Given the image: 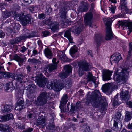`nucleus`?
Listing matches in <instances>:
<instances>
[{"mask_svg": "<svg viewBox=\"0 0 132 132\" xmlns=\"http://www.w3.org/2000/svg\"><path fill=\"white\" fill-rule=\"evenodd\" d=\"M101 94L99 91L95 90L90 95H88L86 100V103L89 104L90 102L93 107H98L101 104H104L103 102H102V100L101 98Z\"/></svg>", "mask_w": 132, "mask_h": 132, "instance_id": "1", "label": "nucleus"}, {"mask_svg": "<svg viewBox=\"0 0 132 132\" xmlns=\"http://www.w3.org/2000/svg\"><path fill=\"white\" fill-rule=\"evenodd\" d=\"M52 94L45 91L42 92L37 98L35 102L36 104L38 106H42L46 104L48 100L51 99Z\"/></svg>", "mask_w": 132, "mask_h": 132, "instance_id": "2", "label": "nucleus"}, {"mask_svg": "<svg viewBox=\"0 0 132 132\" xmlns=\"http://www.w3.org/2000/svg\"><path fill=\"white\" fill-rule=\"evenodd\" d=\"M104 21L106 26V34L105 39L107 40H111L115 36L112 33L111 29V26L112 22V20L110 18H105Z\"/></svg>", "mask_w": 132, "mask_h": 132, "instance_id": "3", "label": "nucleus"}, {"mask_svg": "<svg viewBox=\"0 0 132 132\" xmlns=\"http://www.w3.org/2000/svg\"><path fill=\"white\" fill-rule=\"evenodd\" d=\"M14 15V18L15 19L18 21H20L22 22V24L24 26L26 25L27 24L31 23V17L30 15L28 14L24 15L22 14L16 13V12Z\"/></svg>", "mask_w": 132, "mask_h": 132, "instance_id": "4", "label": "nucleus"}, {"mask_svg": "<svg viewBox=\"0 0 132 132\" xmlns=\"http://www.w3.org/2000/svg\"><path fill=\"white\" fill-rule=\"evenodd\" d=\"M78 64L79 67V74L80 75L81 74V76L84 71H89L91 67V64L88 63L85 60H80L78 63Z\"/></svg>", "mask_w": 132, "mask_h": 132, "instance_id": "5", "label": "nucleus"}, {"mask_svg": "<svg viewBox=\"0 0 132 132\" xmlns=\"http://www.w3.org/2000/svg\"><path fill=\"white\" fill-rule=\"evenodd\" d=\"M114 120L113 124V126L112 129L116 131H119L120 130L119 127H121L122 124L121 120L122 119L121 113L120 112H117L115 115L114 117Z\"/></svg>", "mask_w": 132, "mask_h": 132, "instance_id": "6", "label": "nucleus"}, {"mask_svg": "<svg viewBox=\"0 0 132 132\" xmlns=\"http://www.w3.org/2000/svg\"><path fill=\"white\" fill-rule=\"evenodd\" d=\"M118 22L119 27L121 26L123 29L126 30L127 28L129 29V33L128 34L129 35L132 31V22L128 20L124 21H119Z\"/></svg>", "mask_w": 132, "mask_h": 132, "instance_id": "7", "label": "nucleus"}, {"mask_svg": "<svg viewBox=\"0 0 132 132\" xmlns=\"http://www.w3.org/2000/svg\"><path fill=\"white\" fill-rule=\"evenodd\" d=\"M81 20L79 21V22H77L76 23V25L71 27L70 28V30L75 34L80 33L82 30V25L81 23Z\"/></svg>", "mask_w": 132, "mask_h": 132, "instance_id": "8", "label": "nucleus"}, {"mask_svg": "<svg viewBox=\"0 0 132 132\" xmlns=\"http://www.w3.org/2000/svg\"><path fill=\"white\" fill-rule=\"evenodd\" d=\"M93 14L91 12H88L85 14L84 22L85 26L88 25L93 27Z\"/></svg>", "mask_w": 132, "mask_h": 132, "instance_id": "9", "label": "nucleus"}, {"mask_svg": "<svg viewBox=\"0 0 132 132\" xmlns=\"http://www.w3.org/2000/svg\"><path fill=\"white\" fill-rule=\"evenodd\" d=\"M52 18L50 17L47 19H46L45 20V23L47 25L50 26L51 27V30L52 31L54 32H57L58 30L57 22H52Z\"/></svg>", "mask_w": 132, "mask_h": 132, "instance_id": "10", "label": "nucleus"}, {"mask_svg": "<svg viewBox=\"0 0 132 132\" xmlns=\"http://www.w3.org/2000/svg\"><path fill=\"white\" fill-rule=\"evenodd\" d=\"M63 8H62L60 9V12L59 14H61V19L62 21H60L59 23H60L61 24H63L64 22H65V14L66 12L68 10V6L67 4H63Z\"/></svg>", "mask_w": 132, "mask_h": 132, "instance_id": "11", "label": "nucleus"}, {"mask_svg": "<svg viewBox=\"0 0 132 132\" xmlns=\"http://www.w3.org/2000/svg\"><path fill=\"white\" fill-rule=\"evenodd\" d=\"M64 69L65 71L59 74L60 77L62 79L66 78L69 75L71 72L72 67L71 65H68L65 66Z\"/></svg>", "mask_w": 132, "mask_h": 132, "instance_id": "12", "label": "nucleus"}, {"mask_svg": "<svg viewBox=\"0 0 132 132\" xmlns=\"http://www.w3.org/2000/svg\"><path fill=\"white\" fill-rule=\"evenodd\" d=\"M35 78V80L39 86L43 87L45 86L48 80L47 78H44L42 74H40L39 76H36Z\"/></svg>", "mask_w": 132, "mask_h": 132, "instance_id": "13", "label": "nucleus"}, {"mask_svg": "<svg viewBox=\"0 0 132 132\" xmlns=\"http://www.w3.org/2000/svg\"><path fill=\"white\" fill-rule=\"evenodd\" d=\"M68 100L67 94H64L61 98V100L60 102V105L59 106L61 112L62 113L65 111V109H64V105L67 103Z\"/></svg>", "mask_w": 132, "mask_h": 132, "instance_id": "14", "label": "nucleus"}, {"mask_svg": "<svg viewBox=\"0 0 132 132\" xmlns=\"http://www.w3.org/2000/svg\"><path fill=\"white\" fill-rule=\"evenodd\" d=\"M114 76V79L118 82L124 80L126 78L125 73L123 72H121L119 73H115Z\"/></svg>", "mask_w": 132, "mask_h": 132, "instance_id": "15", "label": "nucleus"}, {"mask_svg": "<svg viewBox=\"0 0 132 132\" xmlns=\"http://www.w3.org/2000/svg\"><path fill=\"white\" fill-rule=\"evenodd\" d=\"M110 58L111 63L112 65V61L113 62L117 63L121 59L122 57L120 53H116L113 54L112 56H111L110 57Z\"/></svg>", "mask_w": 132, "mask_h": 132, "instance_id": "16", "label": "nucleus"}, {"mask_svg": "<svg viewBox=\"0 0 132 132\" xmlns=\"http://www.w3.org/2000/svg\"><path fill=\"white\" fill-rule=\"evenodd\" d=\"M102 78L103 81L108 80L111 79L112 72L109 70H105L102 71Z\"/></svg>", "mask_w": 132, "mask_h": 132, "instance_id": "17", "label": "nucleus"}, {"mask_svg": "<svg viewBox=\"0 0 132 132\" xmlns=\"http://www.w3.org/2000/svg\"><path fill=\"white\" fill-rule=\"evenodd\" d=\"M58 82L57 80H53L50 83L49 82L47 85V87L49 89H53L54 91H58Z\"/></svg>", "mask_w": 132, "mask_h": 132, "instance_id": "18", "label": "nucleus"}, {"mask_svg": "<svg viewBox=\"0 0 132 132\" xmlns=\"http://www.w3.org/2000/svg\"><path fill=\"white\" fill-rule=\"evenodd\" d=\"M53 64H50L48 66L49 71L51 72L56 69L58 64V61L55 58L53 59L52 60Z\"/></svg>", "mask_w": 132, "mask_h": 132, "instance_id": "19", "label": "nucleus"}, {"mask_svg": "<svg viewBox=\"0 0 132 132\" xmlns=\"http://www.w3.org/2000/svg\"><path fill=\"white\" fill-rule=\"evenodd\" d=\"M94 43L98 47L101 44V42L103 39L102 35L100 34H95V35Z\"/></svg>", "mask_w": 132, "mask_h": 132, "instance_id": "20", "label": "nucleus"}, {"mask_svg": "<svg viewBox=\"0 0 132 132\" xmlns=\"http://www.w3.org/2000/svg\"><path fill=\"white\" fill-rule=\"evenodd\" d=\"M58 54H59L58 59H60L63 62H68L70 61L69 59L65 57L64 51H60L58 50Z\"/></svg>", "mask_w": 132, "mask_h": 132, "instance_id": "21", "label": "nucleus"}, {"mask_svg": "<svg viewBox=\"0 0 132 132\" xmlns=\"http://www.w3.org/2000/svg\"><path fill=\"white\" fill-rule=\"evenodd\" d=\"M23 99L19 98L17 102V105L15 107V109L19 111L23 109L24 108L23 104Z\"/></svg>", "mask_w": 132, "mask_h": 132, "instance_id": "22", "label": "nucleus"}, {"mask_svg": "<svg viewBox=\"0 0 132 132\" xmlns=\"http://www.w3.org/2000/svg\"><path fill=\"white\" fill-rule=\"evenodd\" d=\"M45 120L44 118H39L36 122V125L40 128H43L45 125Z\"/></svg>", "mask_w": 132, "mask_h": 132, "instance_id": "23", "label": "nucleus"}, {"mask_svg": "<svg viewBox=\"0 0 132 132\" xmlns=\"http://www.w3.org/2000/svg\"><path fill=\"white\" fill-rule=\"evenodd\" d=\"M14 11H4L2 14V16L4 18V19H5L11 15H14L15 13Z\"/></svg>", "mask_w": 132, "mask_h": 132, "instance_id": "24", "label": "nucleus"}, {"mask_svg": "<svg viewBox=\"0 0 132 132\" xmlns=\"http://www.w3.org/2000/svg\"><path fill=\"white\" fill-rule=\"evenodd\" d=\"M71 30H70L69 28L64 33V36L68 39L70 43H72L73 42V39L71 35Z\"/></svg>", "mask_w": 132, "mask_h": 132, "instance_id": "25", "label": "nucleus"}, {"mask_svg": "<svg viewBox=\"0 0 132 132\" xmlns=\"http://www.w3.org/2000/svg\"><path fill=\"white\" fill-rule=\"evenodd\" d=\"M13 58L14 60L17 61L20 65L23 64V62L24 60V58H21L17 54H15L13 56Z\"/></svg>", "mask_w": 132, "mask_h": 132, "instance_id": "26", "label": "nucleus"}, {"mask_svg": "<svg viewBox=\"0 0 132 132\" xmlns=\"http://www.w3.org/2000/svg\"><path fill=\"white\" fill-rule=\"evenodd\" d=\"M87 78L88 81L90 82L91 83L92 82L93 83L94 85H95V86L97 85V84L95 83L96 81V78L95 77L93 76L92 74L90 73H88L87 75Z\"/></svg>", "mask_w": 132, "mask_h": 132, "instance_id": "27", "label": "nucleus"}, {"mask_svg": "<svg viewBox=\"0 0 132 132\" xmlns=\"http://www.w3.org/2000/svg\"><path fill=\"white\" fill-rule=\"evenodd\" d=\"M128 91L125 90L124 91H122L120 93V97L122 100H126L129 99L128 97Z\"/></svg>", "mask_w": 132, "mask_h": 132, "instance_id": "28", "label": "nucleus"}, {"mask_svg": "<svg viewBox=\"0 0 132 132\" xmlns=\"http://www.w3.org/2000/svg\"><path fill=\"white\" fill-rule=\"evenodd\" d=\"M127 3L126 0H120V5L119 7L121 10L123 11L126 9Z\"/></svg>", "mask_w": 132, "mask_h": 132, "instance_id": "29", "label": "nucleus"}, {"mask_svg": "<svg viewBox=\"0 0 132 132\" xmlns=\"http://www.w3.org/2000/svg\"><path fill=\"white\" fill-rule=\"evenodd\" d=\"M12 109V107L10 105L7 104L5 105L2 109L3 112H10Z\"/></svg>", "mask_w": 132, "mask_h": 132, "instance_id": "30", "label": "nucleus"}, {"mask_svg": "<svg viewBox=\"0 0 132 132\" xmlns=\"http://www.w3.org/2000/svg\"><path fill=\"white\" fill-rule=\"evenodd\" d=\"M132 118V113L128 111H126L125 120L127 122L130 121Z\"/></svg>", "mask_w": 132, "mask_h": 132, "instance_id": "31", "label": "nucleus"}, {"mask_svg": "<svg viewBox=\"0 0 132 132\" xmlns=\"http://www.w3.org/2000/svg\"><path fill=\"white\" fill-rule=\"evenodd\" d=\"M14 77L13 78V79H14L15 80L18 82H20V83L22 82V80L23 77V76L20 75L14 74L13 76Z\"/></svg>", "mask_w": 132, "mask_h": 132, "instance_id": "32", "label": "nucleus"}, {"mask_svg": "<svg viewBox=\"0 0 132 132\" xmlns=\"http://www.w3.org/2000/svg\"><path fill=\"white\" fill-rule=\"evenodd\" d=\"M8 129L9 127L7 125H4L2 124H0V131L3 132H7Z\"/></svg>", "mask_w": 132, "mask_h": 132, "instance_id": "33", "label": "nucleus"}, {"mask_svg": "<svg viewBox=\"0 0 132 132\" xmlns=\"http://www.w3.org/2000/svg\"><path fill=\"white\" fill-rule=\"evenodd\" d=\"M44 53L46 56L48 58L50 59L52 56L51 51L48 49H45Z\"/></svg>", "mask_w": 132, "mask_h": 132, "instance_id": "34", "label": "nucleus"}, {"mask_svg": "<svg viewBox=\"0 0 132 132\" xmlns=\"http://www.w3.org/2000/svg\"><path fill=\"white\" fill-rule=\"evenodd\" d=\"M65 86L68 88L72 86V81L70 78L66 79L65 80Z\"/></svg>", "mask_w": 132, "mask_h": 132, "instance_id": "35", "label": "nucleus"}, {"mask_svg": "<svg viewBox=\"0 0 132 132\" xmlns=\"http://www.w3.org/2000/svg\"><path fill=\"white\" fill-rule=\"evenodd\" d=\"M118 96L117 95L114 97V101L113 102V105L115 107L121 104V103L120 102H118V99L117 98Z\"/></svg>", "mask_w": 132, "mask_h": 132, "instance_id": "36", "label": "nucleus"}, {"mask_svg": "<svg viewBox=\"0 0 132 132\" xmlns=\"http://www.w3.org/2000/svg\"><path fill=\"white\" fill-rule=\"evenodd\" d=\"M36 87V86L34 84H30L28 85L26 87L27 91H28L29 92H31L32 90V89L35 88Z\"/></svg>", "mask_w": 132, "mask_h": 132, "instance_id": "37", "label": "nucleus"}, {"mask_svg": "<svg viewBox=\"0 0 132 132\" xmlns=\"http://www.w3.org/2000/svg\"><path fill=\"white\" fill-rule=\"evenodd\" d=\"M81 2V4L83 5V7L84 8L83 11H84L87 10L89 7V4L88 3L83 1H82Z\"/></svg>", "mask_w": 132, "mask_h": 132, "instance_id": "38", "label": "nucleus"}, {"mask_svg": "<svg viewBox=\"0 0 132 132\" xmlns=\"http://www.w3.org/2000/svg\"><path fill=\"white\" fill-rule=\"evenodd\" d=\"M64 81H61L58 84V91H60L64 87Z\"/></svg>", "mask_w": 132, "mask_h": 132, "instance_id": "39", "label": "nucleus"}, {"mask_svg": "<svg viewBox=\"0 0 132 132\" xmlns=\"http://www.w3.org/2000/svg\"><path fill=\"white\" fill-rule=\"evenodd\" d=\"M82 127L83 128V130L85 132H88L89 130V128L87 123L83 124L81 125Z\"/></svg>", "mask_w": 132, "mask_h": 132, "instance_id": "40", "label": "nucleus"}, {"mask_svg": "<svg viewBox=\"0 0 132 132\" xmlns=\"http://www.w3.org/2000/svg\"><path fill=\"white\" fill-rule=\"evenodd\" d=\"M14 74L9 72H6L4 74V77L6 78H11L12 79H13V78L14 77Z\"/></svg>", "mask_w": 132, "mask_h": 132, "instance_id": "41", "label": "nucleus"}, {"mask_svg": "<svg viewBox=\"0 0 132 132\" xmlns=\"http://www.w3.org/2000/svg\"><path fill=\"white\" fill-rule=\"evenodd\" d=\"M13 85L12 82H9L6 84L5 88L6 90H8L10 88H13Z\"/></svg>", "mask_w": 132, "mask_h": 132, "instance_id": "42", "label": "nucleus"}, {"mask_svg": "<svg viewBox=\"0 0 132 132\" xmlns=\"http://www.w3.org/2000/svg\"><path fill=\"white\" fill-rule=\"evenodd\" d=\"M77 51V47L75 46L72 47L70 50V53L72 55L76 52Z\"/></svg>", "mask_w": 132, "mask_h": 132, "instance_id": "43", "label": "nucleus"}, {"mask_svg": "<svg viewBox=\"0 0 132 132\" xmlns=\"http://www.w3.org/2000/svg\"><path fill=\"white\" fill-rule=\"evenodd\" d=\"M110 87L109 84H105L103 87V90L105 92H108L110 89Z\"/></svg>", "mask_w": 132, "mask_h": 132, "instance_id": "44", "label": "nucleus"}, {"mask_svg": "<svg viewBox=\"0 0 132 132\" xmlns=\"http://www.w3.org/2000/svg\"><path fill=\"white\" fill-rule=\"evenodd\" d=\"M29 31L28 30H26V31L25 34L22 35L24 39L27 38L31 37V35L30 33H28Z\"/></svg>", "mask_w": 132, "mask_h": 132, "instance_id": "45", "label": "nucleus"}, {"mask_svg": "<svg viewBox=\"0 0 132 132\" xmlns=\"http://www.w3.org/2000/svg\"><path fill=\"white\" fill-rule=\"evenodd\" d=\"M23 94V90H20L19 91L18 93L17 94L16 96L17 98H23L22 96Z\"/></svg>", "mask_w": 132, "mask_h": 132, "instance_id": "46", "label": "nucleus"}, {"mask_svg": "<svg viewBox=\"0 0 132 132\" xmlns=\"http://www.w3.org/2000/svg\"><path fill=\"white\" fill-rule=\"evenodd\" d=\"M48 128L51 132L54 131L55 130V126L53 124L49 123L48 125Z\"/></svg>", "mask_w": 132, "mask_h": 132, "instance_id": "47", "label": "nucleus"}, {"mask_svg": "<svg viewBox=\"0 0 132 132\" xmlns=\"http://www.w3.org/2000/svg\"><path fill=\"white\" fill-rule=\"evenodd\" d=\"M129 50L128 51V55L130 56H131V53L132 51V42L129 43Z\"/></svg>", "mask_w": 132, "mask_h": 132, "instance_id": "48", "label": "nucleus"}, {"mask_svg": "<svg viewBox=\"0 0 132 132\" xmlns=\"http://www.w3.org/2000/svg\"><path fill=\"white\" fill-rule=\"evenodd\" d=\"M7 119L6 115L0 116V121L3 122L7 121Z\"/></svg>", "mask_w": 132, "mask_h": 132, "instance_id": "49", "label": "nucleus"}, {"mask_svg": "<svg viewBox=\"0 0 132 132\" xmlns=\"http://www.w3.org/2000/svg\"><path fill=\"white\" fill-rule=\"evenodd\" d=\"M45 15L44 13H41L39 14L38 15V17L39 19L40 20H43L45 18Z\"/></svg>", "mask_w": 132, "mask_h": 132, "instance_id": "50", "label": "nucleus"}, {"mask_svg": "<svg viewBox=\"0 0 132 132\" xmlns=\"http://www.w3.org/2000/svg\"><path fill=\"white\" fill-rule=\"evenodd\" d=\"M15 39L16 40L17 43L20 42L21 40L24 39V38H23L22 36H21L19 37H16Z\"/></svg>", "mask_w": 132, "mask_h": 132, "instance_id": "51", "label": "nucleus"}, {"mask_svg": "<svg viewBox=\"0 0 132 132\" xmlns=\"http://www.w3.org/2000/svg\"><path fill=\"white\" fill-rule=\"evenodd\" d=\"M6 116L7 120H9L10 119H13V115L12 113H10Z\"/></svg>", "mask_w": 132, "mask_h": 132, "instance_id": "52", "label": "nucleus"}, {"mask_svg": "<svg viewBox=\"0 0 132 132\" xmlns=\"http://www.w3.org/2000/svg\"><path fill=\"white\" fill-rule=\"evenodd\" d=\"M20 26L18 23L15 24V26L14 27V30L15 31H18L19 29Z\"/></svg>", "mask_w": 132, "mask_h": 132, "instance_id": "53", "label": "nucleus"}, {"mask_svg": "<svg viewBox=\"0 0 132 132\" xmlns=\"http://www.w3.org/2000/svg\"><path fill=\"white\" fill-rule=\"evenodd\" d=\"M102 105L103 106L101 108V110L103 112L104 111L105 112L107 110V106L105 104H102Z\"/></svg>", "mask_w": 132, "mask_h": 132, "instance_id": "54", "label": "nucleus"}, {"mask_svg": "<svg viewBox=\"0 0 132 132\" xmlns=\"http://www.w3.org/2000/svg\"><path fill=\"white\" fill-rule=\"evenodd\" d=\"M43 36L44 37H45L48 36L50 34V32L47 31H45L42 32Z\"/></svg>", "mask_w": 132, "mask_h": 132, "instance_id": "55", "label": "nucleus"}, {"mask_svg": "<svg viewBox=\"0 0 132 132\" xmlns=\"http://www.w3.org/2000/svg\"><path fill=\"white\" fill-rule=\"evenodd\" d=\"M77 106L76 107L74 106H71V109H70L71 111L73 113H74L76 111L75 108H77Z\"/></svg>", "mask_w": 132, "mask_h": 132, "instance_id": "56", "label": "nucleus"}, {"mask_svg": "<svg viewBox=\"0 0 132 132\" xmlns=\"http://www.w3.org/2000/svg\"><path fill=\"white\" fill-rule=\"evenodd\" d=\"M95 4L94 3H93L90 4V11L91 12H93L94 9L95 7Z\"/></svg>", "mask_w": 132, "mask_h": 132, "instance_id": "57", "label": "nucleus"}, {"mask_svg": "<svg viewBox=\"0 0 132 132\" xmlns=\"http://www.w3.org/2000/svg\"><path fill=\"white\" fill-rule=\"evenodd\" d=\"M27 49H28V48H27L24 46H23L21 47L20 49V51L22 53H24L25 51H27Z\"/></svg>", "mask_w": 132, "mask_h": 132, "instance_id": "58", "label": "nucleus"}, {"mask_svg": "<svg viewBox=\"0 0 132 132\" xmlns=\"http://www.w3.org/2000/svg\"><path fill=\"white\" fill-rule=\"evenodd\" d=\"M52 37L55 40L54 42H57L58 38V35L57 34H54L52 36Z\"/></svg>", "mask_w": 132, "mask_h": 132, "instance_id": "59", "label": "nucleus"}, {"mask_svg": "<svg viewBox=\"0 0 132 132\" xmlns=\"http://www.w3.org/2000/svg\"><path fill=\"white\" fill-rule=\"evenodd\" d=\"M23 3L24 4H26V5H28L32 3V1L31 0H24Z\"/></svg>", "mask_w": 132, "mask_h": 132, "instance_id": "60", "label": "nucleus"}, {"mask_svg": "<svg viewBox=\"0 0 132 132\" xmlns=\"http://www.w3.org/2000/svg\"><path fill=\"white\" fill-rule=\"evenodd\" d=\"M116 7H112L109 9L111 12L112 13H115Z\"/></svg>", "mask_w": 132, "mask_h": 132, "instance_id": "61", "label": "nucleus"}, {"mask_svg": "<svg viewBox=\"0 0 132 132\" xmlns=\"http://www.w3.org/2000/svg\"><path fill=\"white\" fill-rule=\"evenodd\" d=\"M33 130V129L32 128H29L26 129L23 131L24 132H31Z\"/></svg>", "mask_w": 132, "mask_h": 132, "instance_id": "62", "label": "nucleus"}, {"mask_svg": "<svg viewBox=\"0 0 132 132\" xmlns=\"http://www.w3.org/2000/svg\"><path fill=\"white\" fill-rule=\"evenodd\" d=\"M52 9L50 7L46 8V12L48 14H49L52 12Z\"/></svg>", "mask_w": 132, "mask_h": 132, "instance_id": "63", "label": "nucleus"}, {"mask_svg": "<svg viewBox=\"0 0 132 132\" xmlns=\"http://www.w3.org/2000/svg\"><path fill=\"white\" fill-rule=\"evenodd\" d=\"M126 104L129 107L132 108V102L128 101L127 102Z\"/></svg>", "mask_w": 132, "mask_h": 132, "instance_id": "64", "label": "nucleus"}]
</instances>
